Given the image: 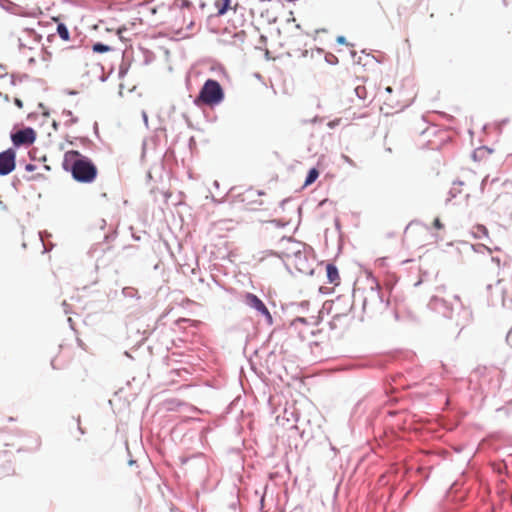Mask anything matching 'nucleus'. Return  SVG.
Here are the masks:
<instances>
[{
  "mask_svg": "<svg viewBox=\"0 0 512 512\" xmlns=\"http://www.w3.org/2000/svg\"><path fill=\"white\" fill-rule=\"evenodd\" d=\"M393 92L394 89L387 86L383 92L379 93L380 99L382 100L381 110L384 111L385 114L399 111L408 105L409 100L402 89L396 90L395 95H393Z\"/></svg>",
  "mask_w": 512,
  "mask_h": 512,
  "instance_id": "nucleus-3",
  "label": "nucleus"
},
{
  "mask_svg": "<svg viewBox=\"0 0 512 512\" xmlns=\"http://www.w3.org/2000/svg\"><path fill=\"white\" fill-rule=\"evenodd\" d=\"M326 273H327L328 282L330 284H333L335 286H338L340 284V275H339L337 267L334 264H332V263L327 264Z\"/></svg>",
  "mask_w": 512,
  "mask_h": 512,
  "instance_id": "nucleus-10",
  "label": "nucleus"
},
{
  "mask_svg": "<svg viewBox=\"0 0 512 512\" xmlns=\"http://www.w3.org/2000/svg\"><path fill=\"white\" fill-rule=\"evenodd\" d=\"M11 139L16 146L30 145L35 141L36 133L32 128H25L13 133Z\"/></svg>",
  "mask_w": 512,
  "mask_h": 512,
  "instance_id": "nucleus-8",
  "label": "nucleus"
},
{
  "mask_svg": "<svg viewBox=\"0 0 512 512\" xmlns=\"http://www.w3.org/2000/svg\"><path fill=\"white\" fill-rule=\"evenodd\" d=\"M17 39L20 48L32 49L33 45L39 42L40 37L33 28H21L17 31Z\"/></svg>",
  "mask_w": 512,
  "mask_h": 512,
  "instance_id": "nucleus-6",
  "label": "nucleus"
},
{
  "mask_svg": "<svg viewBox=\"0 0 512 512\" xmlns=\"http://www.w3.org/2000/svg\"><path fill=\"white\" fill-rule=\"evenodd\" d=\"M433 226L439 230L444 228V225L442 224L439 218L434 219Z\"/></svg>",
  "mask_w": 512,
  "mask_h": 512,
  "instance_id": "nucleus-15",
  "label": "nucleus"
},
{
  "mask_svg": "<svg viewBox=\"0 0 512 512\" xmlns=\"http://www.w3.org/2000/svg\"><path fill=\"white\" fill-rule=\"evenodd\" d=\"M511 160H512V156H511Z\"/></svg>",
  "mask_w": 512,
  "mask_h": 512,
  "instance_id": "nucleus-20",
  "label": "nucleus"
},
{
  "mask_svg": "<svg viewBox=\"0 0 512 512\" xmlns=\"http://www.w3.org/2000/svg\"><path fill=\"white\" fill-rule=\"evenodd\" d=\"M301 253V243L289 238H282L275 254L281 259H288Z\"/></svg>",
  "mask_w": 512,
  "mask_h": 512,
  "instance_id": "nucleus-5",
  "label": "nucleus"
},
{
  "mask_svg": "<svg viewBox=\"0 0 512 512\" xmlns=\"http://www.w3.org/2000/svg\"><path fill=\"white\" fill-rule=\"evenodd\" d=\"M214 6L217 10V15L222 16L226 14L228 11L232 10L234 12V18H232V24L235 29H240V32H244V27L246 26V20L238 17V14L242 16L241 7L237 0H215Z\"/></svg>",
  "mask_w": 512,
  "mask_h": 512,
  "instance_id": "nucleus-4",
  "label": "nucleus"
},
{
  "mask_svg": "<svg viewBox=\"0 0 512 512\" xmlns=\"http://www.w3.org/2000/svg\"><path fill=\"white\" fill-rule=\"evenodd\" d=\"M319 176V171L316 168H312L309 170L306 180L304 182V186L311 185Z\"/></svg>",
  "mask_w": 512,
  "mask_h": 512,
  "instance_id": "nucleus-12",
  "label": "nucleus"
},
{
  "mask_svg": "<svg viewBox=\"0 0 512 512\" xmlns=\"http://www.w3.org/2000/svg\"><path fill=\"white\" fill-rule=\"evenodd\" d=\"M16 167V153L13 149H7L0 153V175L10 174Z\"/></svg>",
  "mask_w": 512,
  "mask_h": 512,
  "instance_id": "nucleus-7",
  "label": "nucleus"
},
{
  "mask_svg": "<svg viewBox=\"0 0 512 512\" xmlns=\"http://www.w3.org/2000/svg\"><path fill=\"white\" fill-rule=\"evenodd\" d=\"M57 32H58V35L61 37V39H63L64 41L69 40L70 34H69L67 27L64 24H62V23L58 24Z\"/></svg>",
  "mask_w": 512,
  "mask_h": 512,
  "instance_id": "nucleus-13",
  "label": "nucleus"
},
{
  "mask_svg": "<svg viewBox=\"0 0 512 512\" xmlns=\"http://www.w3.org/2000/svg\"><path fill=\"white\" fill-rule=\"evenodd\" d=\"M25 169H26L27 171H29V172H32V171H34V170L36 169V165H34V164H27V165L25 166Z\"/></svg>",
  "mask_w": 512,
  "mask_h": 512,
  "instance_id": "nucleus-17",
  "label": "nucleus"
},
{
  "mask_svg": "<svg viewBox=\"0 0 512 512\" xmlns=\"http://www.w3.org/2000/svg\"><path fill=\"white\" fill-rule=\"evenodd\" d=\"M345 38L343 36L338 37V42L344 43Z\"/></svg>",
  "mask_w": 512,
  "mask_h": 512,
  "instance_id": "nucleus-18",
  "label": "nucleus"
},
{
  "mask_svg": "<svg viewBox=\"0 0 512 512\" xmlns=\"http://www.w3.org/2000/svg\"><path fill=\"white\" fill-rule=\"evenodd\" d=\"M244 299H245V303L248 306H250L251 308H254L258 312L263 314L270 321L272 320V316H271L269 310L267 309L265 304L262 302V300L259 299L256 295H254L252 293H246V295L244 296Z\"/></svg>",
  "mask_w": 512,
  "mask_h": 512,
  "instance_id": "nucleus-9",
  "label": "nucleus"
},
{
  "mask_svg": "<svg viewBox=\"0 0 512 512\" xmlns=\"http://www.w3.org/2000/svg\"><path fill=\"white\" fill-rule=\"evenodd\" d=\"M360 89H361L360 87H357V88H356V92H357V94H359Z\"/></svg>",
  "mask_w": 512,
  "mask_h": 512,
  "instance_id": "nucleus-19",
  "label": "nucleus"
},
{
  "mask_svg": "<svg viewBox=\"0 0 512 512\" xmlns=\"http://www.w3.org/2000/svg\"><path fill=\"white\" fill-rule=\"evenodd\" d=\"M65 164H70V171L73 178L81 183H92L98 174L97 167L87 157L76 150L65 153Z\"/></svg>",
  "mask_w": 512,
  "mask_h": 512,
  "instance_id": "nucleus-1",
  "label": "nucleus"
},
{
  "mask_svg": "<svg viewBox=\"0 0 512 512\" xmlns=\"http://www.w3.org/2000/svg\"><path fill=\"white\" fill-rule=\"evenodd\" d=\"M14 103H15V105H16L19 109L23 108V102H22V100H21V99H19V98H15V99H14Z\"/></svg>",
  "mask_w": 512,
  "mask_h": 512,
  "instance_id": "nucleus-16",
  "label": "nucleus"
},
{
  "mask_svg": "<svg viewBox=\"0 0 512 512\" xmlns=\"http://www.w3.org/2000/svg\"><path fill=\"white\" fill-rule=\"evenodd\" d=\"M93 51L97 53H104L110 51V47L102 43H96L93 45Z\"/></svg>",
  "mask_w": 512,
  "mask_h": 512,
  "instance_id": "nucleus-14",
  "label": "nucleus"
},
{
  "mask_svg": "<svg viewBox=\"0 0 512 512\" xmlns=\"http://www.w3.org/2000/svg\"><path fill=\"white\" fill-rule=\"evenodd\" d=\"M225 92L219 82L213 79H208L201 87L199 94L194 100L197 107L207 106L213 108L223 102Z\"/></svg>",
  "mask_w": 512,
  "mask_h": 512,
  "instance_id": "nucleus-2",
  "label": "nucleus"
},
{
  "mask_svg": "<svg viewBox=\"0 0 512 512\" xmlns=\"http://www.w3.org/2000/svg\"><path fill=\"white\" fill-rule=\"evenodd\" d=\"M472 234L478 239L488 237V229L484 225L478 224L472 228Z\"/></svg>",
  "mask_w": 512,
  "mask_h": 512,
  "instance_id": "nucleus-11",
  "label": "nucleus"
}]
</instances>
